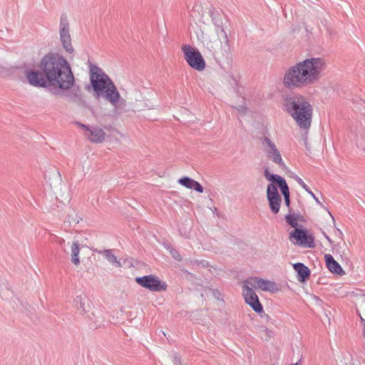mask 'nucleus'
Listing matches in <instances>:
<instances>
[{
	"instance_id": "nucleus-1",
	"label": "nucleus",
	"mask_w": 365,
	"mask_h": 365,
	"mask_svg": "<svg viewBox=\"0 0 365 365\" xmlns=\"http://www.w3.org/2000/svg\"><path fill=\"white\" fill-rule=\"evenodd\" d=\"M41 71L29 73V85L36 88H51L53 95L67 91L65 96L72 102L81 101L79 86H75V77L68 60L56 52H48L41 59Z\"/></svg>"
},
{
	"instance_id": "nucleus-2",
	"label": "nucleus",
	"mask_w": 365,
	"mask_h": 365,
	"mask_svg": "<svg viewBox=\"0 0 365 365\" xmlns=\"http://www.w3.org/2000/svg\"><path fill=\"white\" fill-rule=\"evenodd\" d=\"M326 68L327 63L323 58H305L286 71L283 77V84L289 90L307 87L319 81L321 73Z\"/></svg>"
},
{
	"instance_id": "nucleus-3",
	"label": "nucleus",
	"mask_w": 365,
	"mask_h": 365,
	"mask_svg": "<svg viewBox=\"0 0 365 365\" xmlns=\"http://www.w3.org/2000/svg\"><path fill=\"white\" fill-rule=\"evenodd\" d=\"M88 91H92L96 99L105 98L112 106L117 108L119 103H125L110 78L94 64L90 66V84L86 86Z\"/></svg>"
},
{
	"instance_id": "nucleus-4",
	"label": "nucleus",
	"mask_w": 365,
	"mask_h": 365,
	"mask_svg": "<svg viewBox=\"0 0 365 365\" xmlns=\"http://www.w3.org/2000/svg\"><path fill=\"white\" fill-rule=\"evenodd\" d=\"M230 41L226 43L222 38V36H218L214 40L207 39L202 44L205 46V55L212 58L216 63H228L231 60Z\"/></svg>"
},
{
	"instance_id": "nucleus-5",
	"label": "nucleus",
	"mask_w": 365,
	"mask_h": 365,
	"mask_svg": "<svg viewBox=\"0 0 365 365\" xmlns=\"http://www.w3.org/2000/svg\"><path fill=\"white\" fill-rule=\"evenodd\" d=\"M264 176L270 182L267 187V200L271 212L273 214H277L279 212L282 195L279 194L278 189H279V182H276V180L272 179L271 177H279V175L271 173L268 168L264 170Z\"/></svg>"
},
{
	"instance_id": "nucleus-6",
	"label": "nucleus",
	"mask_w": 365,
	"mask_h": 365,
	"mask_svg": "<svg viewBox=\"0 0 365 365\" xmlns=\"http://www.w3.org/2000/svg\"><path fill=\"white\" fill-rule=\"evenodd\" d=\"M182 51L185 61L191 68L197 71L205 69L206 63L199 50L190 45L185 44L182 46Z\"/></svg>"
},
{
	"instance_id": "nucleus-7",
	"label": "nucleus",
	"mask_w": 365,
	"mask_h": 365,
	"mask_svg": "<svg viewBox=\"0 0 365 365\" xmlns=\"http://www.w3.org/2000/svg\"><path fill=\"white\" fill-rule=\"evenodd\" d=\"M289 240L294 244L305 248H314L316 247L314 237L303 226L293 230L289 232Z\"/></svg>"
},
{
	"instance_id": "nucleus-8",
	"label": "nucleus",
	"mask_w": 365,
	"mask_h": 365,
	"mask_svg": "<svg viewBox=\"0 0 365 365\" xmlns=\"http://www.w3.org/2000/svg\"><path fill=\"white\" fill-rule=\"evenodd\" d=\"M135 281L141 287L151 292H160L167 290L168 288V284L165 282L152 274L143 277H136Z\"/></svg>"
},
{
	"instance_id": "nucleus-9",
	"label": "nucleus",
	"mask_w": 365,
	"mask_h": 365,
	"mask_svg": "<svg viewBox=\"0 0 365 365\" xmlns=\"http://www.w3.org/2000/svg\"><path fill=\"white\" fill-rule=\"evenodd\" d=\"M312 112V106L308 101H306L292 117L301 128L307 129L311 126Z\"/></svg>"
},
{
	"instance_id": "nucleus-10",
	"label": "nucleus",
	"mask_w": 365,
	"mask_h": 365,
	"mask_svg": "<svg viewBox=\"0 0 365 365\" xmlns=\"http://www.w3.org/2000/svg\"><path fill=\"white\" fill-rule=\"evenodd\" d=\"M209 16L215 26V32L217 36L221 35L222 40L227 43L228 41V36L225 31V23L224 22L225 20L227 21V16L222 10L217 9L214 6L210 7Z\"/></svg>"
},
{
	"instance_id": "nucleus-11",
	"label": "nucleus",
	"mask_w": 365,
	"mask_h": 365,
	"mask_svg": "<svg viewBox=\"0 0 365 365\" xmlns=\"http://www.w3.org/2000/svg\"><path fill=\"white\" fill-rule=\"evenodd\" d=\"M260 140L264 147L266 157L279 166L285 167L281 153L274 143L266 136L261 138Z\"/></svg>"
},
{
	"instance_id": "nucleus-12",
	"label": "nucleus",
	"mask_w": 365,
	"mask_h": 365,
	"mask_svg": "<svg viewBox=\"0 0 365 365\" xmlns=\"http://www.w3.org/2000/svg\"><path fill=\"white\" fill-rule=\"evenodd\" d=\"M283 110L292 116L299 109L302 104L307 101V98L299 93H292L283 96Z\"/></svg>"
},
{
	"instance_id": "nucleus-13",
	"label": "nucleus",
	"mask_w": 365,
	"mask_h": 365,
	"mask_svg": "<svg viewBox=\"0 0 365 365\" xmlns=\"http://www.w3.org/2000/svg\"><path fill=\"white\" fill-rule=\"evenodd\" d=\"M242 294L245 303L248 304L257 314H261L264 312V309L260 302L258 296L253 290L252 287H249L248 284L244 282L242 285Z\"/></svg>"
},
{
	"instance_id": "nucleus-14",
	"label": "nucleus",
	"mask_w": 365,
	"mask_h": 365,
	"mask_svg": "<svg viewBox=\"0 0 365 365\" xmlns=\"http://www.w3.org/2000/svg\"><path fill=\"white\" fill-rule=\"evenodd\" d=\"M41 63V61L37 64L38 69L36 68H27V66L26 63H23L18 66H13L7 67L6 68V76L5 78H11L14 80H21L23 78V76L24 75L28 83L29 84V73L31 71H41L39 65Z\"/></svg>"
},
{
	"instance_id": "nucleus-15",
	"label": "nucleus",
	"mask_w": 365,
	"mask_h": 365,
	"mask_svg": "<svg viewBox=\"0 0 365 365\" xmlns=\"http://www.w3.org/2000/svg\"><path fill=\"white\" fill-rule=\"evenodd\" d=\"M246 284L250 285L252 288H259L264 292H270L276 293L279 291L277 284L267 279L259 278L257 277H251L245 280Z\"/></svg>"
},
{
	"instance_id": "nucleus-16",
	"label": "nucleus",
	"mask_w": 365,
	"mask_h": 365,
	"mask_svg": "<svg viewBox=\"0 0 365 365\" xmlns=\"http://www.w3.org/2000/svg\"><path fill=\"white\" fill-rule=\"evenodd\" d=\"M272 179H275L276 182H279V190L281 192L282 195L283 196L284 205L286 207H287L288 210L289 208H292L290 207L291 205V199H290V192L289 186L284 178H282L281 175L279 177H271Z\"/></svg>"
},
{
	"instance_id": "nucleus-17",
	"label": "nucleus",
	"mask_w": 365,
	"mask_h": 365,
	"mask_svg": "<svg viewBox=\"0 0 365 365\" xmlns=\"http://www.w3.org/2000/svg\"><path fill=\"white\" fill-rule=\"evenodd\" d=\"M85 135L93 143H101L105 140L106 133L99 126H93L90 128Z\"/></svg>"
},
{
	"instance_id": "nucleus-18",
	"label": "nucleus",
	"mask_w": 365,
	"mask_h": 365,
	"mask_svg": "<svg viewBox=\"0 0 365 365\" xmlns=\"http://www.w3.org/2000/svg\"><path fill=\"white\" fill-rule=\"evenodd\" d=\"M324 261L327 269L336 275L342 276L345 274V272L342 269L341 266L338 262H336L334 257L330 254H326L324 255Z\"/></svg>"
},
{
	"instance_id": "nucleus-19",
	"label": "nucleus",
	"mask_w": 365,
	"mask_h": 365,
	"mask_svg": "<svg viewBox=\"0 0 365 365\" xmlns=\"http://www.w3.org/2000/svg\"><path fill=\"white\" fill-rule=\"evenodd\" d=\"M293 269L297 272V279L300 282H305L311 275V270L304 263L297 262L293 264Z\"/></svg>"
},
{
	"instance_id": "nucleus-20",
	"label": "nucleus",
	"mask_w": 365,
	"mask_h": 365,
	"mask_svg": "<svg viewBox=\"0 0 365 365\" xmlns=\"http://www.w3.org/2000/svg\"><path fill=\"white\" fill-rule=\"evenodd\" d=\"M85 319L90 329H96L103 322L101 314L100 312L96 311L95 308L87 314Z\"/></svg>"
},
{
	"instance_id": "nucleus-21",
	"label": "nucleus",
	"mask_w": 365,
	"mask_h": 365,
	"mask_svg": "<svg viewBox=\"0 0 365 365\" xmlns=\"http://www.w3.org/2000/svg\"><path fill=\"white\" fill-rule=\"evenodd\" d=\"M178 182L186 188L193 190L199 193L203 192L204 188L202 185L190 177L183 176L178 179Z\"/></svg>"
},
{
	"instance_id": "nucleus-22",
	"label": "nucleus",
	"mask_w": 365,
	"mask_h": 365,
	"mask_svg": "<svg viewBox=\"0 0 365 365\" xmlns=\"http://www.w3.org/2000/svg\"><path fill=\"white\" fill-rule=\"evenodd\" d=\"M60 40L65 51L69 53H72L74 49L71 43V38L69 31H60Z\"/></svg>"
},
{
	"instance_id": "nucleus-23",
	"label": "nucleus",
	"mask_w": 365,
	"mask_h": 365,
	"mask_svg": "<svg viewBox=\"0 0 365 365\" xmlns=\"http://www.w3.org/2000/svg\"><path fill=\"white\" fill-rule=\"evenodd\" d=\"M94 252L103 255L106 257V259L108 262H110L113 265L117 267H121L120 262L118 260L117 257L112 253V250H100L98 249H95Z\"/></svg>"
},
{
	"instance_id": "nucleus-24",
	"label": "nucleus",
	"mask_w": 365,
	"mask_h": 365,
	"mask_svg": "<svg viewBox=\"0 0 365 365\" xmlns=\"http://www.w3.org/2000/svg\"><path fill=\"white\" fill-rule=\"evenodd\" d=\"M292 178L297 182V183L306 191L315 200V202L321 206H323L322 203L319 201V198L314 195V193L309 189V187L306 185V183L303 181V180L299 178L298 175H294L292 176Z\"/></svg>"
},
{
	"instance_id": "nucleus-25",
	"label": "nucleus",
	"mask_w": 365,
	"mask_h": 365,
	"mask_svg": "<svg viewBox=\"0 0 365 365\" xmlns=\"http://www.w3.org/2000/svg\"><path fill=\"white\" fill-rule=\"evenodd\" d=\"M79 252V243L77 241L73 242L71 247V262L76 266L80 264Z\"/></svg>"
},
{
	"instance_id": "nucleus-26",
	"label": "nucleus",
	"mask_w": 365,
	"mask_h": 365,
	"mask_svg": "<svg viewBox=\"0 0 365 365\" xmlns=\"http://www.w3.org/2000/svg\"><path fill=\"white\" fill-rule=\"evenodd\" d=\"M76 306L78 309H81L84 314H88L94 307H92L89 303L86 306L85 301L81 296H78L75 299Z\"/></svg>"
},
{
	"instance_id": "nucleus-27",
	"label": "nucleus",
	"mask_w": 365,
	"mask_h": 365,
	"mask_svg": "<svg viewBox=\"0 0 365 365\" xmlns=\"http://www.w3.org/2000/svg\"><path fill=\"white\" fill-rule=\"evenodd\" d=\"M284 219L289 226L294 228V230H297V228L302 226L297 222V218L295 217V214L293 212L292 208H289L288 214L284 216Z\"/></svg>"
},
{
	"instance_id": "nucleus-28",
	"label": "nucleus",
	"mask_w": 365,
	"mask_h": 365,
	"mask_svg": "<svg viewBox=\"0 0 365 365\" xmlns=\"http://www.w3.org/2000/svg\"><path fill=\"white\" fill-rule=\"evenodd\" d=\"M60 31L67 32L69 31V24L66 14H62L60 21Z\"/></svg>"
},
{
	"instance_id": "nucleus-29",
	"label": "nucleus",
	"mask_w": 365,
	"mask_h": 365,
	"mask_svg": "<svg viewBox=\"0 0 365 365\" xmlns=\"http://www.w3.org/2000/svg\"><path fill=\"white\" fill-rule=\"evenodd\" d=\"M197 38L202 43H205L208 39L207 35L204 33L201 27H199L198 31H195Z\"/></svg>"
},
{
	"instance_id": "nucleus-30",
	"label": "nucleus",
	"mask_w": 365,
	"mask_h": 365,
	"mask_svg": "<svg viewBox=\"0 0 365 365\" xmlns=\"http://www.w3.org/2000/svg\"><path fill=\"white\" fill-rule=\"evenodd\" d=\"M169 252H170V255L172 256V257L173 259H175L176 261H178V262L182 261V257L180 255V252L175 247L171 249V250H170Z\"/></svg>"
},
{
	"instance_id": "nucleus-31",
	"label": "nucleus",
	"mask_w": 365,
	"mask_h": 365,
	"mask_svg": "<svg viewBox=\"0 0 365 365\" xmlns=\"http://www.w3.org/2000/svg\"><path fill=\"white\" fill-rule=\"evenodd\" d=\"M210 290L212 292V296L218 301H222L224 302V299H223V294H222V292L217 289H210Z\"/></svg>"
},
{
	"instance_id": "nucleus-32",
	"label": "nucleus",
	"mask_w": 365,
	"mask_h": 365,
	"mask_svg": "<svg viewBox=\"0 0 365 365\" xmlns=\"http://www.w3.org/2000/svg\"><path fill=\"white\" fill-rule=\"evenodd\" d=\"M262 331H263L265 333V334H266V338H265V339H266L267 341V340H269V339H270L271 338H272V337H273V336H274V332H273L272 330H270V329H267L266 327H262Z\"/></svg>"
},
{
	"instance_id": "nucleus-33",
	"label": "nucleus",
	"mask_w": 365,
	"mask_h": 365,
	"mask_svg": "<svg viewBox=\"0 0 365 365\" xmlns=\"http://www.w3.org/2000/svg\"><path fill=\"white\" fill-rule=\"evenodd\" d=\"M172 357L174 365H182L180 361V356L178 353H173Z\"/></svg>"
},
{
	"instance_id": "nucleus-34",
	"label": "nucleus",
	"mask_w": 365,
	"mask_h": 365,
	"mask_svg": "<svg viewBox=\"0 0 365 365\" xmlns=\"http://www.w3.org/2000/svg\"><path fill=\"white\" fill-rule=\"evenodd\" d=\"M235 109L238 111L241 115H245L247 112V108L245 106L241 105L237 107H235Z\"/></svg>"
},
{
	"instance_id": "nucleus-35",
	"label": "nucleus",
	"mask_w": 365,
	"mask_h": 365,
	"mask_svg": "<svg viewBox=\"0 0 365 365\" xmlns=\"http://www.w3.org/2000/svg\"><path fill=\"white\" fill-rule=\"evenodd\" d=\"M76 124L78 125L80 128L86 130V133L88 132V130H90V128L91 127V126H90L88 125L83 124V123H81V122H78V121H76Z\"/></svg>"
},
{
	"instance_id": "nucleus-36",
	"label": "nucleus",
	"mask_w": 365,
	"mask_h": 365,
	"mask_svg": "<svg viewBox=\"0 0 365 365\" xmlns=\"http://www.w3.org/2000/svg\"><path fill=\"white\" fill-rule=\"evenodd\" d=\"M6 68L7 67L0 65V76L4 78L6 76Z\"/></svg>"
},
{
	"instance_id": "nucleus-37",
	"label": "nucleus",
	"mask_w": 365,
	"mask_h": 365,
	"mask_svg": "<svg viewBox=\"0 0 365 365\" xmlns=\"http://www.w3.org/2000/svg\"><path fill=\"white\" fill-rule=\"evenodd\" d=\"M163 245L169 252H170V250H171V249L173 248V246L172 245V244L168 241L164 242L163 243Z\"/></svg>"
},
{
	"instance_id": "nucleus-38",
	"label": "nucleus",
	"mask_w": 365,
	"mask_h": 365,
	"mask_svg": "<svg viewBox=\"0 0 365 365\" xmlns=\"http://www.w3.org/2000/svg\"><path fill=\"white\" fill-rule=\"evenodd\" d=\"M360 309L363 312V313L365 314V294L362 296L361 302L360 304Z\"/></svg>"
},
{
	"instance_id": "nucleus-39",
	"label": "nucleus",
	"mask_w": 365,
	"mask_h": 365,
	"mask_svg": "<svg viewBox=\"0 0 365 365\" xmlns=\"http://www.w3.org/2000/svg\"><path fill=\"white\" fill-rule=\"evenodd\" d=\"M295 217L297 218V221H300V222H304L305 220H304V217L303 215H300V214H295Z\"/></svg>"
},
{
	"instance_id": "nucleus-40",
	"label": "nucleus",
	"mask_w": 365,
	"mask_h": 365,
	"mask_svg": "<svg viewBox=\"0 0 365 365\" xmlns=\"http://www.w3.org/2000/svg\"><path fill=\"white\" fill-rule=\"evenodd\" d=\"M323 235L324 237L327 239V240L329 242V245H333L334 241L329 237V236H328L324 232H323Z\"/></svg>"
},
{
	"instance_id": "nucleus-41",
	"label": "nucleus",
	"mask_w": 365,
	"mask_h": 365,
	"mask_svg": "<svg viewBox=\"0 0 365 365\" xmlns=\"http://www.w3.org/2000/svg\"><path fill=\"white\" fill-rule=\"evenodd\" d=\"M356 312H357L358 315H359V317H360L361 324L363 325V327H365V319H364V318L361 316V314H360V312H359V309H357V310H356Z\"/></svg>"
},
{
	"instance_id": "nucleus-42",
	"label": "nucleus",
	"mask_w": 365,
	"mask_h": 365,
	"mask_svg": "<svg viewBox=\"0 0 365 365\" xmlns=\"http://www.w3.org/2000/svg\"><path fill=\"white\" fill-rule=\"evenodd\" d=\"M341 248V247L340 246V245H339V244H336V245L334 246V249H335V250H336V251H337V252H339V250H340Z\"/></svg>"
},
{
	"instance_id": "nucleus-43",
	"label": "nucleus",
	"mask_w": 365,
	"mask_h": 365,
	"mask_svg": "<svg viewBox=\"0 0 365 365\" xmlns=\"http://www.w3.org/2000/svg\"><path fill=\"white\" fill-rule=\"evenodd\" d=\"M327 31L329 33L330 36H333L335 34L334 31H331L330 29H328Z\"/></svg>"
},
{
	"instance_id": "nucleus-44",
	"label": "nucleus",
	"mask_w": 365,
	"mask_h": 365,
	"mask_svg": "<svg viewBox=\"0 0 365 365\" xmlns=\"http://www.w3.org/2000/svg\"><path fill=\"white\" fill-rule=\"evenodd\" d=\"M304 145H305V146H306L307 149H309V148H308V143H307V139L304 140Z\"/></svg>"
},
{
	"instance_id": "nucleus-45",
	"label": "nucleus",
	"mask_w": 365,
	"mask_h": 365,
	"mask_svg": "<svg viewBox=\"0 0 365 365\" xmlns=\"http://www.w3.org/2000/svg\"><path fill=\"white\" fill-rule=\"evenodd\" d=\"M363 336L365 338V327H363Z\"/></svg>"
},
{
	"instance_id": "nucleus-46",
	"label": "nucleus",
	"mask_w": 365,
	"mask_h": 365,
	"mask_svg": "<svg viewBox=\"0 0 365 365\" xmlns=\"http://www.w3.org/2000/svg\"><path fill=\"white\" fill-rule=\"evenodd\" d=\"M305 30H306V31H307V33L309 32V29H308V27H307V26H305Z\"/></svg>"
},
{
	"instance_id": "nucleus-47",
	"label": "nucleus",
	"mask_w": 365,
	"mask_h": 365,
	"mask_svg": "<svg viewBox=\"0 0 365 365\" xmlns=\"http://www.w3.org/2000/svg\"><path fill=\"white\" fill-rule=\"evenodd\" d=\"M269 319H271V318L268 315H267V320L268 321Z\"/></svg>"
},
{
	"instance_id": "nucleus-48",
	"label": "nucleus",
	"mask_w": 365,
	"mask_h": 365,
	"mask_svg": "<svg viewBox=\"0 0 365 365\" xmlns=\"http://www.w3.org/2000/svg\"><path fill=\"white\" fill-rule=\"evenodd\" d=\"M292 365H299V362H297V363L292 364Z\"/></svg>"
},
{
	"instance_id": "nucleus-49",
	"label": "nucleus",
	"mask_w": 365,
	"mask_h": 365,
	"mask_svg": "<svg viewBox=\"0 0 365 365\" xmlns=\"http://www.w3.org/2000/svg\"><path fill=\"white\" fill-rule=\"evenodd\" d=\"M331 218H332L333 221H335L334 216H331Z\"/></svg>"
},
{
	"instance_id": "nucleus-50",
	"label": "nucleus",
	"mask_w": 365,
	"mask_h": 365,
	"mask_svg": "<svg viewBox=\"0 0 365 365\" xmlns=\"http://www.w3.org/2000/svg\"><path fill=\"white\" fill-rule=\"evenodd\" d=\"M331 218H332L333 221H335L334 216H331Z\"/></svg>"
},
{
	"instance_id": "nucleus-51",
	"label": "nucleus",
	"mask_w": 365,
	"mask_h": 365,
	"mask_svg": "<svg viewBox=\"0 0 365 365\" xmlns=\"http://www.w3.org/2000/svg\"><path fill=\"white\" fill-rule=\"evenodd\" d=\"M331 218H332L333 221H335L334 216H331Z\"/></svg>"
},
{
	"instance_id": "nucleus-52",
	"label": "nucleus",
	"mask_w": 365,
	"mask_h": 365,
	"mask_svg": "<svg viewBox=\"0 0 365 365\" xmlns=\"http://www.w3.org/2000/svg\"><path fill=\"white\" fill-rule=\"evenodd\" d=\"M338 231L339 232V233H340L341 235H342V232H341V231L340 230H338Z\"/></svg>"
},
{
	"instance_id": "nucleus-53",
	"label": "nucleus",
	"mask_w": 365,
	"mask_h": 365,
	"mask_svg": "<svg viewBox=\"0 0 365 365\" xmlns=\"http://www.w3.org/2000/svg\"><path fill=\"white\" fill-rule=\"evenodd\" d=\"M345 252V250L342 252V254H343V255H345V252Z\"/></svg>"
}]
</instances>
